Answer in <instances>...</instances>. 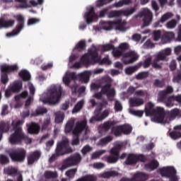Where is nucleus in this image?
I'll list each match as a JSON object with an SVG mask.
<instances>
[{"mask_svg":"<svg viewBox=\"0 0 181 181\" xmlns=\"http://www.w3.org/2000/svg\"><path fill=\"white\" fill-rule=\"evenodd\" d=\"M23 121L18 120L16 122H13L11 127H13V132L10 135L9 142L11 145H22L23 142L28 145L32 144V139L29 138L28 135L23 132L21 125Z\"/></svg>","mask_w":181,"mask_h":181,"instance_id":"f257e3e1","label":"nucleus"},{"mask_svg":"<svg viewBox=\"0 0 181 181\" xmlns=\"http://www.w3.org/2000/svg\"><path fill=\"white\" fill-rule=\"evenodd\" d=\"M72 152L73 149L70 148L69 139L65 138L57 143L55 153L52 155L49 159V163H53L59 156H63L64 155L71 153Z\"/></svg>","mask_w":181,"mask_h":181,"instance_id":"f03ea898","label":"nucleus"},{"mask_svg":"<svg viewBox=\"0 0 181 181\" xmlns=\"http://www.w3.org/2000/svg\"><path fill=\"white\" fill-rule=\"evenodd\" d=\"M60 97H62V86H54L48 90L47 98L44 99L43 103H49L54 105L59 103Z\"/></svg>","mask_w":181,"mask_h":181,"instance_id":"7ed1b4c3","label":"nucleus"},{"mask_svg":"<svg viewBox=\"0 0 181 181\" xmlns=\"http://www.w3.org/2000/svg\"><path fill=\"white\" fill-rule=\"evenodd\" d=\"M81 155L78 153H74L69 157L65 158L62 161V165L59 168V170H66L68 168H71V166H76V165H78V163H80L81 162Z\"/></svg>","mask_w":181,"mask_h":181,"instance_id":"20e7f679","label":"nucleus"},{"mask_svg":"<svg viewBox=\"0 0 181 181\" xmlns=\"http://www.w3.org/2000/svg\"><path fill=\"white\" fill-rule=\"evenodd\" d=\"M160 173L162 177H167L170 181H177V171L174 167H163L160 169Z\"/></svg>","mask_w":181,"mask_h":181,"instance_id":"39448f33","label":"nucleus"},{"mask_svg":"<svg viewBox=\"0 0 181 181\" xmlns=\"http://www.w3.org/2000/svg\"><path fill=\"white\" fill-rule=\"evenodd\" d=\"M9 156L13 162H24L26 158V150L23 148H18L9 153Z\"/></svg>","mask_w":181,"mask_h":181,"instance_id":"423d86ee","label":"nucleus"},{"mask_svg":"<svg viewBox=\"0 0 181 181\" xmlns=\"http://www.w3.org/2000/svg\"><path fill=\"white\" fill-rule=\"evenodd\" d=\"M19 67L17 65H3L1 66V83L3 84H6L9 81L8 78V73H12L13 71H18Z\"/></svg>","mask_w":181,"mask_h":181,"instance_id":"0eeeda50","label":"nucleus"},{"mask_svg":"<svg viewBox=\"0 0 181 181\" xmlns=\"http://www.w3.org/2000/svg\"><path fill=\"white\" fill-rule=\"evenodd\" d=\"M16 21L18 22L16 28L11 32L6 33L7 37H12V36H16L23 28H25V17L22 15H18L16 16Z\"/></svg>","mask_w":181,"mask_h":181,"instance_id":"6e6552de","label":"nucleus"},{"mask_svg":"<svg viewBox=\"0 0 181 181\" xmlns=\"http://www.w3.org/2000/svg\"><path fill=\"white\" fill-rule=\"evenodd\" d=\"M83 131L87 134L88 131V126H87V119L76 122V125L72 131L74 136H80Z\"/></svg>","mask_w":181,"mask_h":181,"instance_id":"1a4fd4ad","label":"nucleus"},{"mask_svg":"<svg viewBox=\"0 0 181 181\" xmlns=\"http://www.w3.org/2000/svg\"><path fill=\"white\" fill-rule=\"evenodd\" d=\"M139 18H143V26L144 28H146V26H149L152 23V19L153 18V15L152 14V11L148 8H144L142 11L138 13Z\"/></svg>","mask_w":181,"mask_h":181,"instance_id":"9d476101","label":"nucleus"},{"mask_svg":"<svg viewBox=\"0 0 181 181\" xmlns=\"http://www.w3.org/2000/svg\"><path fill=\"white\" fill-rule=\"evenodd\" d=\"M137 162H146V157L143 154H129L125 161L126 165H135Z\"/></svg>","mask_w":181,"mask_h":181,"instance_id":"9b49d317","label":"nucleus"},{"mask_svg":"<svg viewBox=\"0 0 181 181\" xmlns=\"http://www.w3.org/2000/svg\"><path fill=\"white\" fill-rule=\"evenodd\" d=\"M138 54L134 51H130L128 52H126L122 58V61L124 63V64H132V63H135L136 60H138Z\"/></svg>","mask_w":181,"mask_h":181,"instance_id":"f8f14e48","label":"nucleus"},{"mask_svg":"<svg viewBox=\"0 0 181 181\" xmlns=\"http://www.w3.org/2000/svg\"><path fill=\"white\" fill-rule=\"evenodd\" d=\"M165 115L166 113L165 112V109L161 107H157L153 114V116L154 117L153 120L158 124H163Z\"/></svg>","mask_w":181,"mask_h":181,"instance_id":"ddd939ff","label":"nucleus"},{"mask_svg":"<svg viewBox=\"0 0 181 181\" xmlns=\"http://www.w3.org/2000/svg\"><path fill=\"white\" fill-rule=\"evenodd\" d=\"M149 175L145 173L137 172L136 173L131 179L129 178H122L120 181H146L148 180Z\"/></svg>","mask_w":181,"mask_h":181,"instance_id":"4468645a","label":"nucleus"},{"mask_svg":"<svg viewBox=\"0 0 181 181\" xmlns=\"http://www.w3.org/2000/svg\"><path fill=\"white\" fill-rule=\"evenodd\" d=\"M165 60H166V57L165 56V54H163V52L158 53L156 59L153 60L152 67L157 70H160L162 69L163 64L160 62H163Z\"/></svg>","mask_w":181,"mask_h":181,"instance_id":"2eb2a0df","label":"nucleus"},{"mask_svg":"<svg viewBox=\"0 0 181 181\" xmlns=\"http://www.w3.org/2000/svg\"><path fill=\"white\" fill-rule=\"evenodd\" d=\"M91 71H85L76 75V80H78V81H81V83L87 84V83L90 81V77H91Z\"/></svg>","mask_w":181,"mask_h":181,"instance_id":"dca6fc26","label":"nucleus"},{"mask_svg":"<svg viewBox=\"0 0 181 181\" xmlns=\"http://www.w3.org/2000/svg\"><path fill=\"white\" fill-rule=\"evenodd\" d=\"M84 18L88 25L93 23V21H94V18H95V11L94 10V7H91L88 9L85 13Z\"/></svg>","mask_w":181,"mask_h":181,"instance_id":"f3484780","label":"nucleus"},{"mask_svg":"<svg viewBox=\"0 0 181 181\" xmlns=\"http://www.w3.org/2000/svg\"><path fill=\"white\" fill-rule=\"evenodd\" d=\"M40 151H35L33 153H30L28 156V165H33L35 162H37L39 159H40L41 156Z\"/></svg>","mask_w":181,"mask_h":181,"instance_id":"a211bd4d","label":"nucleus"},{"mask_svg":"<svg viewBox=\"0 0 181 181\" xmlns=\"http://www.w3.org/2000/svg\"><path fill=\"white\" fill-rule=\"evenodd\" d=\"M15 25V20H5L4 18H0V29H8Z\"/></svg>","mask_w":181,"mask_h":181,"instance_id":"6ab92c4d","label":"nucleus"},{"mask_svg":"<svg viewBox=\"0 0 181 181\" xmlns=\"http://www.w3.org/2000/svg\"><path fill=\"white\" fill-rule=\"evenodd\" d=\"M71 80H77V75L75 72H67L63 77V81L67 87H70Z\"/></svg>","mask_w":181,"mask_h":181,"instance_id":"aec40b11","label":"nucleus"},{"mask_svg":"<svg viewBox=\"0 0 181 181\" xmlns=\"http://www.w3.org/2000/svg\"><path fill=\"white\" fill-rule=\"evenodd\" d=\"M158 101H160V103H165L166 107H173V105H175V103L173 102L175 101V95H172V96H165L164 99H161L160 96H158Z\"/></svg>","mask_w":181,"mask_h":181,"instance_id":"412c9836","label":"nucleus"},{"mask_svg":"<svg viewBox=\"0 0 181 181\" xmlns=\"http://www.w3.org/2000/svg\"><path fill=\"white\" fill-rule=\"evenodd\" d=\"M88 55L90 56V59L95 64L100 62V58H98V49L95 46L88 50Z\"/></svg>","mask_w":181,"mask_h":181,"instance_id":"4be33fe9","label":"nucleus"},{"mask_svg":"<svg viewBox=\"0 0 181 181\" xmlns=\"http://www.w3.org/2000/svg\"><path fill=\"white\" fill-rule=\"evenodd\" d=\"M115 125H117V122L115 120L107 121L101 124L100 128L104 131V132H108Z\"/></svg>","mask_w":181,"mask_h":181,"instance_id":"5701e85b","label":"nucleus"},{"mask_svg":"<svg viewBox=\"0 0 181 181\" xmlns=\"http://www.w3.org/2000/svg\"><path fill=\"white\" fill-rule=\"evenodd\" d=\"M28 132V134H31L32 135H37V134H39L40 132V126L35 122H33L29 126Z\"/></svg>","mask_w":181,"mask_h":181,"instance_id":"b1692460","label":"nucleus"},{"mask_svg":"<svg viewBox=\"0 0 181 181\" xmlns=\"http://www.w3.org/2000/svg\"><path fill=\"white\" fill-rule=\"evenodd\" d=\"M144 99L141 98H131L129 99L131 107H141V105H144Z\"/></svg>","mask_w":181,"mask_h":181,"instance_id":"393cba45","label":"nucleus"},{"mask_svg":"<svg viewBox=\"0 0 181 181\" xmlns=\"http://www.w3.org/2000/svg\"><path fill=\"white\" fill-rule=\"evenodd\" d=\"M173 93V87L171 86H168L167 88L158 93V97H160L161 100H165V97H168L169 94Z\"/></svg>","mask_w":181,"mask_h":181,"instance_id":"a878e982","label":"nucleus"},{"mask_svg":"<svg viewBox=\"0 0 181 181\" xmlns=\"http://www.w3.org/2000/svg\"><path fill=\"white\" fill-rule=\"evenodd\" d=\"M9 123L5 122H0V141L2 140L4 134L9 131Z\"/></svg>","mask_w":181,"mask_h":181,"instance_id":"bb28decb","label":"nucleus"},{"mask_svg":"<svg viewBox=\"0 0 181 181\" xmlns=\"http://www.w3.org/2000/svg\"><path fill=\"white\" fill-rule=\"evenodd\" d=\"M155 105L152 103V102H148L145 107V112L146 117H151L153 115V112H155L154 109Z\"/></svg>","mask_w":181,"mask_h":181,"instance_id":"cd10ccee","label":"nucleus"},{"mask_svg":"<svg viewBox=\"0 0 181 181\" xmlns=\"http://www.w3.org/2000/svg\"><path fill=\"white\" fill-rule=\"evenodd\" d=\"M81 62L85 66H90V64H95V62L93 61L91 58H90V55L88 54H84L81 57Z\"/></svg>","mask_w":181,"mask_h":181,"instance_id":"c85d7f7f","label":"nucleus"},{"mask_svg":"<svg viewBox=\"0 0 181 181\" xmlns=\"http://www.w3.org/2000/svg\"><path fill=\"white\" fill-rule=\"evenodd\" d=\"M175 37L173 32H165L162 35V40L165 43H169Z\"/></svg>","mask_w":181,"mask_h":181,"instance_id":"c756f323","label":"nucleus"},{"mask_svg":"<svg viewBox=\"0 0 181 181\" xmlns=\"http://www.w3.org/2000/svg\"><path fill=\"white\" fill-rule=\"evenodd\" d=\"M114 139V137L112 136H107L104 138H102L99 140V141L97 144L98 146H105L107 144H110Z\"/></svg>","mask_w":181,"mask_h":181,"instance_id":"7c9ffc66","label":"nucleus"},{"mask_svg":"<svg viewBox=\"0 0 181 181\" xmlns=\"http://www.w3.org/2000/svg\"><path fill=\"white\" fill-rule=\"evenodd\" d=\"M122 149V144H117L110 150V155L119 158V152Z\"/></svg>","mask_w":181,"mask_h":181,"instance_id":"2f4dec72","label":"nucleus"},{"mask_svg":"<svg viewBox=\"0 0 181 181\" xmlns=\"http://www.w3.org/2000/svg\"><path fill=\"white\" fill-rule=\"evenodd\" d=\"M18 76L22 78L23 81H29V80H30V73L26 69L21 70L19 72Z\"/></svg>","mask_w":181,"mask_h":181,"instance_id":"473e14b6","label":"nucleus"},{"mask_svg":"<svg viewBox=\"0 0 181 181\" xmlns=\"http://www.w3.org/2000/svg\"><path fill=\"white\" fill-rule=\"evenodd\" d=\"M120 127L124 135H129L132 132V126L129 124H121Z\"/></svg>","mask_w":181,"mask_h":181,"instance_id":"72a5a7b5","label":"nucleus"},{"mask_svg":"<svg viewBox=\"0 0 181 181\" xmlns=\"http://www.w3.org/2000/svg\"><path fill=\"white\" fill-rule=\"evenodd\" d=\"M115 176H118V172L115 170L107 171L100 174V177L103 179H110V177H115Z\"/></svg>","mask_w":181,"mask_h":181,"instance_id":"f704fd0d","label":"nucleus"},{"mask_svg":"<svg viewBox=\"0 0 181 181\" xmlns=\"http://www.w3.org/2000/svg\"><path fill=\"white\" fill-rule=\"evenodd\" d=\"M168 117L170 119H175L176 117H181V110L177 108H174L168 112Z\"/></svg>","mask_w":181,"mask_h":181,"instance_id":"c9c22d12","label":"nucleus"},{"mask_svg":"<svg viewBox=\"0 0 181 181\" xmlns=\"http://www.w3.org/2000/svg\"><path fill=\"white\" fill-rule=\"evenodd\" d=\"M9 88L13 93H19L22 89V83L21 82H13Z\"/></svg>","mask_w":181,"mask_h":181,"instance_id":"e433bc0d","label":"nucleus"},{"mask_svg":"<svg viewBox=\"0 0 181 181\" xmlns=\"http://www.w3.org/2000/svg\"><path fill=\"white\" fill-rule=\"evenodd\" d=\"M111 134H113L115 136H121L122 135L121 125L113 126L111 129Z\"/></svg>","mask_w":181,"mask_h":181,"instance_id":"4c0bfd02","label":"nucleus"},{"mask_svg":"<svg viewBox=\"0 0 181 181\" xmlns=\"http://www.w3.org/2000/svg\"><path fill=\"white\" fill-rule=\"evenodd\" d=\"M146 169H149L150 170H155V169H158L159 168V162L158 160H154L151 162V163L145 165Z\"/></svg>","mask_w":181,"mask_h":181,"instance_id":"58836bf2","label":"nucleus"},{"mask_svg":"<svg viewBox=\"0 0 181 181\" xmlns=\"http://www.w3.org/2000/svg\"><path fill=\"white\" fill-rule=\"evenodd\" d=\"M47 113V109L43 107H38L35 110V113H32V117H37L38 115H43V114Z\"/></svg>","mask_w":181,"mask_h":181,"instance_id":"ea45409f","label":"nucleus"},{"mask_svg":"<svg viewBox=\"0 0 181 181\" xmlns=\"http://www.w3.org/2000/svg\"><path fill=\"white\" fill-rule=\"evenodd\" d=\"M115 26H116V30H124L125 29V22H122V20L115 21Z\"/></svg>","mask_w":181,"mask_h":181,"instance_id":"a19ab883","label":"nucleus"},{"mask_svg":"<svg viewBox=\"0 0 181 181\" xmlns=\"http://www.w3.org/2000/svg\"><path fill=\"white\" fill-rule=\"evenodd\" d=\"M86 47H87L86 41L81 40L75 46V49L78 50V52H83V50H86Z\"/></svg>","mask_w":181,"mask_h":181,"instance_id":"79ce46f5","label":"nucleus"},{"mask_svg":"<svg viewBox=\"0 0 181 181\" xmlns=\"http://www.w3.org/2000/svg\"><path fill=\"white\" fill-rule=\"evenodd\" d=\"M115 26V21H105L103 22V29L104 30H112Z\"/></svg>","mask_w":181,"mask_h":181,"instance_id":"37998d69","label":"nucleus"},{"mask_svg":"<svg viewBox=\"0 0 181 181\" xmlns=\"http://www.w3.org/2000/svg\"><path fill=\"white\" fill-rule=\"evenodd\" d=\"M136 9L135 8H127L125 10H120L122 16H131Z\"/></svg>","mask_w":181,"mask_h":181,"instance_id":"c03bdc74","label":"nucleus"},{"mask_svg":"<svg viewBox=\"0 0 181 181\" xmlns=\"http://www.w3.org/2000/svg\"><path fill=\"white\" fill-rule=\"evenodd\" d=\"M63 119H64V113L60 111L57 112L55 114V122L61 124V122H63Z\"/></svg>","mask_w":181,"mask_h":181,"instance_id":"a18cd8bd","label":"nucleus"},{"mask_svg":"<svg viewBox=\"0 0 181 181\" xmlns=\"http://www.w3.org/2000/svg\"><path fill=\"white\" fill-rule=\"evenodd\" d=\"M74 127V121H69L65 127V132L66 134H70V132H73V129Z\"/></svg>","mask_w":181,"mask_h":181,"instance_id":"49530a36","label":"nucleus"},{"mask_svg":"<svg viewBox=\"0 0 181 181\" xmlns=\"http://www.w3.org/2000/svg\"><path fill=\"white\" fill-rule=\"evenodd\" d=\"M107 18H119L121 16V10L119 11H110L107 14Z\"/></svg>","mask_w":181,"mask_h":181,"instance_id":"de8ad7c7","label":"nucleus"},{"mask_svg":"<svg viewBox=\"0 0 181 181\" xmlns=\"http://www.w3.org/2000/svg\"><path fill=\"white\" fill-rule=\"evenodd\" d=\"M149 77V71H141L139 72L136 76V80H144V78H148Z\"/></svg>","mask_w":181,"mask_h":181,"instance_id":"09e8293b","label":"nucleus"},{"mask_svg":"<svg viewBox=\"0 0 181 181\" xmlns=\"http://www.w3.org/2000/svg\"><path fill=\"white\" fill-rule=\"evenodd\" d=\"M76 173H77V168H71V169L67 170L65 173V175L69 179H74V176H76Z\"/></svg>","mask_w":181,"mask_h":181,"instance_id":"8fccbe9b","label":"nucleus"},{"mask_svg":"<svg viewBox=\"0 0 181 181\" xmlns=\"http://www.w3.org/2000/svg\"><path fill=\"white\" fill-rule=\"evenodd\" d=\"M83 105H84V100H80L74 106L72 112H78V111H81V108H83Z\"/></svg>","mask_w":181,"mask_h":181,"instance_id":"3c124183","label":"nucleus"},{"mask_svg":"<svg viewBox=\"0 0 181 181\" xmlns=\"http://www.w3.org/2000/svg\"><path fill=\"white\" fill-rule=\"evenodd\" d=\"M162 37V31L160 30H156L153 32V39L155 42H158L159 39Z\"/></svg>","mask_w":181,"mask_h":181,"instance_id":"603ef678","label":"nucleus"},{"mask_svg":"<svg viewBox=\"0 0 181 181\" xmlns=\"http://www.w3.org/2000/svg\"><path fill=\"white\" fill-rule=\"evenodd\" d=\"M49 125H50V117L49 116L47 117L44 119V122L42 125V131H46V129H49Z\"/></svg>","mask_w":181,"mask_h":181,"instance_id":"864d4df0","label":"nucleus"},{"mask_svg":"<svg viewBox=\"0 0 181 181\" xmlns=\"http://www.w3.org/2000/svg\"><path fill=\"white\" fill-rule=\"evenodd\" d=\"M115 46L112 44H105L102 46V52H110V50H114Z\"/></svg>","mask_w":181,"mask_h":181,"instance_id":"5fc2aeb1","label":"nucleus"},{"mask_svg":"<svg viewBox=\"0 0 181 181\" xmlns=\"http://www.w3.org/2000/svg\"><path fill=\"white\" fill-rule=\"evenodd\" d=\"M93 151V147L90 145H86L83 147L81 152L83 156H86L88 153V152H91Z\"/></svg>","mask_w":181,"mask_h":181,"instance_id":"6e6d98bb","label":"nucleus"},{"mask_svg":"<svg viewBox=\"0 0 181 181\" xmlns=\"http://www.w3.org/2000/svg\"><path fill=\"white\" fill-rule=\"evenodd\" d=\"M45 179H54L57 177V174L53 171H46L45 173Z\"/></svg>","mask_w":181,"mask_h":181,"instance_id":"4d7b16f0","label":"nucleus"},{"mask_svg":"<svg viewBox=\"0 0 181 181\" xmlns=\"http://www.w3.org/2000/svg\"><path fill=\"white\" fill-rule=\"evenodd\" d=\"M105 150H100L98 151H95L92 153L91 158L92 159H98V158H100V156H102V155H104L105 153Z\"/></svg>","mask_w":181,"mask_h":181,"instance_id":"13d9d810","label":"nucleus"},{"mask_svg":"<svg viewBox=\"0 0 181 181\" xmlns=\"http://www.w3.org/2000/svg\"><path fill=\"white\" fill-rule=\"evenodd\" d=\"M153 86H154V87H157L158 88H163V87L165 86V81L160 79H155L154 82L153 83Z\"/></svg>","mask_w":181,"mask_h":181,"instance_id":"bf43d9fd","label":"nucleus"},{"mask_svg":"<svg viewBox=\"0 0 181 181\" xmlns=\"http://www.w3.org/2000/svg\"><path fill=\"white\" fill-rule=\"evenodd\" d=\"M134 95L136 97H148L149 93L146 90H136Z\"/></svg>","mask_w":181,"mask_h":181,"instance_id":"052dcab7","label":"nucleus"},{"mask_svg":"<svg viewBox=\"0 0 181 181\" xmlns=\"http://www.w3.org/2000/svg\"><path fill=\"white\" fill-rule=\"evenodd\" d=\"M28 95H29V93L28 91L25 90L20 93L19 95H17L14 97L16 101H19L21 98H28Z\"/></svg>","mask_w":181,"mask_h":181,"instance_id":"680f3d73","label":"nucleus"},{"mask_svg":"<svg viewBox=\"0 0 181 181\" xmlns=\"http://www.w3.org/2000/svg\"><path fill=\"white\" fill-rule=\"evenodd\" d=\"M5 173L6 175H8V176H13L18 173V170L15 168H6L5 169Z\"/></svg>","mask_w":181,"mask_h":181,"instance_id":"e2e57ef3","label":"nucleus"},{"mask_svg":"<svg viewBox=\"0 0 181 181\" xmlns=\"http://www.w3.org/2000/svg\"><path fill=\"white\" fill-rule=\"evenodd\" d=\"M138 69L139 67L136 66H129L125 69V73L126 74H129V75L134 74V73H135V71H136Z\"/></svg>","mask_w":181,"mask_h":181,"instance_id":"0e129e2a","label":"nucleus"},{"mask_svg":"<svg viewBox=\"0 0 181 181\" xmlns=\"http://www.w3.org/2000/svg\"><path fill=\"white\" fill-rule=\"evenodd\" d=\"M181 81V71L177 70V74L173 76V83H180Z\"/></svg>","mask_w":181,"mask_h":181,"instance_id":"69168bd1","label":"nucleus"},{"mask_svg":"<svg viewBox=\"0 0 181 181\" xmlns=\"http://www.w3.org/2000/svg\"><path fill=\"white\" fill-rule=\"evenodd\" d=\"M169 135L172 139H179V138H181L180 133H179L177 130L172 131L169 133Z\"/></svg>","mask_w":181,"mask_h":181,"instance_id":"338daca9","label":"nucleus"},{"mask_svg":"<svg viewBox=\"0 0 181 181\" xmlns=\"http://www.w3.org/2000/svg\"><path fill=\"white\" fill-rule=\"evenodd\" d=\"M0 163L1 165H7L9 163V158L4 154L0 155Z\"/></svg>","mask_w":181,"mask_h":181,"instance_id":"774afa93","label":"nucleus"}]
</instances>
